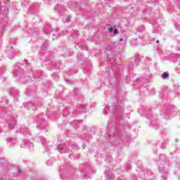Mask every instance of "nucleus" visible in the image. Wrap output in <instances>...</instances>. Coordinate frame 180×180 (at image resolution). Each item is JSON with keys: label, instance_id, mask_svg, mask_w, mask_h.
Segmentation results:
<instances>
[{"label": "nucleus", "instance_id": "nucleus-1", "mask_svg": "<svg viewBox=\"0 0 180 180\" xmlns=\"http://www.w3.org/2000/svg\"><path fill=\"white\" fill-rule=\"evenodd\" d=\"M162 78H163V79H165L166 78H169V75H168V72H165L162 75Z\"/></svg>", "mask_w": 180, "mask_h": 180}, {"label": "nucleus", "instance_id": "nucleus-2", "mask_svg": "<svg viewBox=\"0 0 180 180\" xmlns=\"http://www.w3.org/2000/svg\"><path fill=\"white\" fill-rule=\"evenodd\" d=\"M114 34H119V30L117 29L114 30Z\"/></svg>", "mask_w": 180, "mask_h": 180}, {"label": "nucleus", "instance_id": "nucleus-3", "mask_svg": "<svg viewBox=\"0 0 180 180\" xmlns=\"http://www.w3.org/2000/svg\"><path fill=\"white\" fill-rule=\"evenodd\" d=\"M112 30H113V28L110 27V28L109 29L110 33H112Z\"/></svg>", "mask_w": 180, "mask_h": 180}, {"label": "nucleus", "instance_id": "nucleus-4", "mask_svg": "<svg viewBox=\"0 0 180 180\" xmlns=\"http://www.w3.org/2000/svg\"><path fill=\"white\" fill-rule=\"evenodd\" d=\"M18 172L22 173V170L19 169Z\"/></svg>", "mask_w": 180, "mask_h": 180}, {"label": "nucleus", "instance_id": "nucleus-5", "mask_svg": "<svg viewBox=\"0 0 180 180\" xmlns=\"http://www.w3.org/2000/svg\"><path fill=\"white\" fill-rule=\"evenodd\" d=\"M156 43H160V41L159 40L156 41Z\"/></svg>", "mask_w": 180, "mask_h": 180}, {"label": "nucleus", "instance_id": "nucleus-6", "mask_svg": "<svg viewBox=\"0 0 180 180\" xmlns=\"http://www.w3.org/2000/svg\"><path fill=\"white\" fill-rule=\"evenodd\" d=\"M120 41H123V39H120Z\"/></svg>", "mask_w": 180, "mask_h": 180}]
</instances>
